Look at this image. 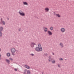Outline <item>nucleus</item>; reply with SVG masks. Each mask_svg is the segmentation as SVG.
<instances>
[{
	"label": "nucleus",
	"instance_id": "obj_1",
	"mask_svg": "<svg viewBox=\"0 0 74 74\" xmlns=\"http://www.w3.org/2000/svg\"><path fill=\"white\" fill-rule=\"evenodd\" d=\"M11 51L12 53V55L14 56V55H15L14 53H15V52H16V49H15V48H12Z\"/></svg>",
	"mask_w": 74,
	"mask_h": 74
},
{
	"label": "nucleus",
	"instance_id": "obj_2",
	"mask_svg": "<svg viewBox=\"0 0 74 74\" xmlns=\"http://www.w3.org/2000/svg\"><path fill=\"white\" fill-rule=\"evenodd\" d=\"M36 51L38 52H39V51H42V47H40H40H37L36 48Z\"/></svg>",
	"mask_w": 74,
	"mask_h": 74
},
{
	"label": "nucleus",
	"instance_id": "obj_3",
	"mask_svg": "<svg viewBox=\"0 0 74 74\" xmlns=\"http://www.w3.org/2000/svg\"><path fill=\"white\" fill-rule=\"evenodd\" d=\"M18 13L19 14H20L21 16H25V14L24 12L21 10L19 11Z\"/></svg>",
	"mask_w": 74,
	"mask_h": 74
},
{
	"label": "nucleus",
	"instance_id": "obj_4",
	"mask_svg": "<svg viewBox=\"0 0 74 74\" xmlns=\"http://www.w3.org/2000/svg\"><path fill=\"white\" fill-rule=\"evenodd\" d=\"M30 46L31 47H34V45H36L35 43H33V42H31V44H30Z\"/></svg>",
	"mask_w": 74,
	"mask_h": 74
},
{
	"label": "nucleus",
	"instance_id": "obj_5",
	"mask_svg": "<svg viewBox=\"0 0 74 74\" xmlns=\"http://www.w3.org/2000/svg\"><path fill=\"white\" fill-rule=\"evenodd\" d=\"M5 61L8 64H10V60L6 59Z\"/></svg>",
	"mask_w": 74,
	"mask_h": 74
},
{
	"label": "nucleus",
	"instance_id": "obj_6",
	"mask_svg": "<svg viewBox=\"0 0 74 74\" xmlns=\"http://www.w3.org/2000/svg\"><path fill=\"white\" fill-rule=\"evenodd\" d=\"M48 33L49 36H51V35H52V33L50 31H48Z\"/></svg>",
	"mask_w": 74,
	"mask_h": 74
},
{
	"label": "nucleus",
	"instance_id": "obj_7",
	"mask_svg": "<svg viewBox=\"0 0 74 74\" xmlns=\"http://www.w3.org/2000/svg\"><path fill=\"white\" fill-rule=\"evenodd\" d=\"M49 59L48 60H49V62H50L51 60H52V59H53L52 58H51V57L50 56H49Z\"/></svg>",
	"mask_w": 74,
	"mask_h": 74
},
{
	"label": "nucleus",
	"instance_id": "obj_8",
	"mask_svg": "<svg viewBox=\"0 0 74 74\" xmlns=\"http://www.w3.org/2000/svg\"><path fill=\"white\" fill-rule=\"evenodd\" d=\"M61 31L62 33H64L65 31V29L64 28H62L61 29Z\"/></svg>",
	"mask_w": 74,
	"mask_h": 74
},
{
	"label": "nucleus",
	"instance_id": "obj_9",
	"mask_svg": "<svg viewBox=\"0 0 74 74\" xmlns=\"http://www.w3.org/2000/svg\"><path fill=\"white\" fill-rule=\"evenodd\" d=\"M25 68H26L27 69H30V66H27V65H25Z\"/></svg>",
	"mask_w": 74,
	"mask_h": 74
},
{
	"label": "nucleus",
	"instance_id": "obj_10",
	"mask_svg": "<svg viewBox=\"0 0 74 74\" xmlns=\"http://www.w3.org/2000/svg\"><path fill=\"white\" fill-rule=\"evenodd\" d=\"M23 3L24 5H28V3L26 2H23Z\"/></svg>",
	"mask_w": 74,
	"mask_h": 74
},
{
	"label": "nucleus",
	"instance_id": "obj_11",
	"mask_svg": "<svg viewBox=\"0 0 74 74\" xmlns=\"http://www.w3.org/2000/svg\"><path fill=\"white\" fill-rule=\"evenodd\" d=\"M3 27H1L0 28V32H3Z\"/></svg>",
	"mask_w": 74,
	"mask_h": 74
},
{
	"label": "nucleus",
	"instance_id": "obj_12",
	"mask_svg": "<svg viewBox=\"0 0 74 74\" xmlns=\"http://www.w3.org/2000/svg\"><path fill=\"white\" fill-rule=\"evenodd\" d=\"M6 55L8 56V57H9V56H11V54L10 53H7V54Z\"/></svg>",
	"mask_w": 74,
	"mask_h": 74
},
{
	"label": "nucleus",
	"instance_id": "obj_13",
	"mask_svg": "<svg viewBox=\"0 0 74 74\" xmlns=\"http://www.w3.org/2000/svg\"><path fill=\"white\" fill-rule=\"evenodd\" d=\"M45 10L46 11L48 12V11H49V8H47L45 9Z\"/></svg>",
	"mask_w": 74,
	"mask_h": 74
},
{
	"label": "nucleus",
	"instance_id": "obj_14",
	"mask_svg": "<svg viewBox=\"0 0 74 74\" xmlns=\"http://www.w3.org/2000/svg\"><path fill=\"white\" fill-rule=\"evenodd\" d=\"M1 22L2 23H2H3V25H5V21H3Z\"/></svg>",
	"mask_w": 74,
	"mask_h": 74
},
{
	"label": "nucleus",
	"instance_id": "obj_15",
	"mask_svg": "<svg viewBox=\"0 0 74 74\" xmlns=\"http://www.w3.org/2000/svg\"><path fill=\"white\" fill-rule=\"evenodd\" d=\"M47 30H48V29L47 28H45L44 30V31L45 32H47Z\"/></svg>",
	"mask_w": 74,
	"mask_h": 74
},
{
	"label": "nucleus",
	"instance_id": "obj_16",
	"mask_svg": "<svg viewBox=\"0 0 74 74\" xmlns=\"http://www.w3.org/2000/svg\"><path fill=\"white\" fill-rule=\"evenodd\" d=\"M27 71V69H25L24 70V72H22V73H23V74H26V71Z\"/></svg>",
	"mask_w": 74,
	"mask_h": 74
},
{
	"label": "nucleus",
	"instance_id": "obj_17",
	"mask_svg": "<svg viewBox=\"0 0 74 74\" xmlns=\"http://www.w3.org/2000/svg\"><path fill=\"white\" fill-rule=\"evenodd\" d=\"M27 74H30V72L29 70L27 71Z\"/></svg>",
	"mask_w": 74,
	"mask_h": 74
},
{
	"label": "nucleus",
	"instance_id": "obj_18",
	"mask_svg": "<svg viewBox=\"0 0 74 74\" xmlns=\"http://www.w3.org/2000/svg\"><path fill=\"white\" fill-rule=\"evenodd\" d=\"M3 35V33L1 32H0V37H2Z\"/></svg>",
	"mask_w": 74,
	"mask_h": 74
},
{
	"label": "nucleus",
	"instance_id": "obj_19",
	"mask_svg": "<svg viewBox=\"0 0 74 74\" xmlns=\"http://www.w3.org/2000/svg\"><path fill=\"white\" fill-rule=\"evenodd\" d=\"M56 16H58V18L60 17V15H59V14H56Z\"/></svg>",
	"mask_w": 74,
	"mask_h": 74
},
{
	"label": "nucleus",
	"instance_id": "obj_20",
	"mask_svg": "<svg viewBox=\"0 0 74 74\" xmlns=\"http://www.w3.org/2000/svg\"><path fill=\"white\" fill-rule=\"evenodd\" d=\"M50 29L51 30H52L53 29V28L52 27H51L50 28Z\"/></svg>",
	"mask_w": 74,
	"mask_h": 74
},
{
	"label": "nucleus",
	"instance_id": "obj_21",
	"mask_svg": "<svg viewBox=\"0 0 74 74\" xmlns=\"http://www.w3.org/2000/svg\"><path fill=\"white\" fill-rule=\"evenodd\" d=\"M38 47H41V44L39 43L38 44Z\"/></svg>",
	"mask_w": 74,
	"mask_h": 74
},
{
	"label": "nucleus",
	"instance_id": "obj_22",
	"mask_svg": "<svg viewBox=\"0 0 74 74\" xmlns=\"http://www.w3.org/2000/svg\"><path fill=\"white\" fill-rule=\"evenodd\" d=\"M60 60H63V59L62 58H59Z\"/></svg>",
	"mask_w": 74,
	"mask_h": 74
},
{
	"label": "nucleus",
	"instance_id": "obj_23",
	"mask_svg": "<svg viewBox=\"0 0 74 74\" xmlns=\"http://www.w3.org/2000/svg\"><path fill=\"white\" fill-rule=\"evenodd\" d=\"M52 63L54 64L55 63V60H53L52 61Z\"/></svg>",
	"mask_w": 74,
	"mask_h": 74
},
{
	"label": "nucleus",
	"instance_id": "obj_24",
	"mask_svg": "<svg viewBox=\"0 0 74 74\" xmlns=\"http://www.w3.org/2000/svg\"><path fill=\"white\" fill-rule=\"evenodd\" d=\"M19 52V51L18 50H16V53H17V54H18V52Z\"/></svg>",
	"mask_w": 74,
	"mask_h": 74
},
{
	"label": "nucleus",
	"instance_id": "obj_25",
	"mask_svg": "<svg viewBox=\"0 0 74 74\" xmlns=\"http://www.w3.org/2000/svg\"><path fill=\"white\" fill-rule=\"evenodd\" d=\"M44 55H45V56H47V55H48V54H47V53H45L44 54Z\"/></svg>",
	"mask_w": 74,
	"mask_h": 74
},
{
	"label": "nucleus",
	"instance_id": "obj_26",
	"mask_svg": "<svg viewBox=\"0 0 74 74\" xmlns=\"http://www.w3.org/2000/svg\"><path fill=\"white\" fill-rule=\"evenodd\" d=\"M9 59H10V60H13V59L11 58H9Z\"/></svg>",
	"mask_w": 74,
	"mask_h": 74
},
{
	"label": "nucleus",
	"instance_id": "obj_27",
	"mask_svg": "<svg viewBox=\"0 0 74 74\" xmlns=\"http://www.w3.org/2000/svg\"><path fill=\"white\" fill-rule=\"evenodd\" d=\"M21 28H20L18 29V32H20V31H21Z\"/></svg>",
	"mask_w": 74,
	"mask_h": 74
},
{
	"label": "nucleus",
	"instance_id": "obj_28",
	"mask_svg": "<svg viewBox=\"0 0 74 74\" xmlns=\"http://www.w3.org/2000/svg\"><path fill=\"white\" fill-rule=\"evenodd\" d=\"M61 46L62 47H63V44H62Z\"/></svg>",
	"mask_w": 74,
	"mask_h": 74
},
{
	"label": "nucleus",
	"instance_id": "obj_29",
	"mask_svg": "<svg viewBox=\"0 0 74 74\" xmlns=\"http://www.w3.org/2000/svg\"><path fill=\"white\" fill-rule=\"evenodd\" d=\"M30 55H31L32 56H34V54H30Z\"/></svg>",
	"mask_w": 74,
	"mask_h": 74
},
{
	"label": "nucleus",
	"instance_id": "obj_30",
	"mask_svg": "<svg viewBox=\"0 0 74 74\" xmlns=\"http://www.w3.org/2000/svg\"><path fill=\"white\" fill-rule=\"evenodd\" d=\"M1 22H2L3 21V18H1Z\"/></svg>",
	"mask_w": 74,
	"mask_h": 74
},
{
	"label": "nucleus",
	"instance_id": "obj_31",
	"mask_svg": "<svg viewBox=\"0 0 74 74\" xmlns=\"http://www.w3.org/2000/svg\"><path fill=\"white\" fill-rule=\"evenodd\" d=\"M58 67H60V65H59L58 64Z\"/></svg>",
	"mask_w": 74,
	"mask_h": 74
},
{
	"label": "nucleus",
	"instance_id": "obj_32",
	"mask_svg": "<svg viewBox=\"0 0 74 74\" xmlns=\"http://www.w3.org/2000/svg\"><path fill=\"white\" fill-rule=\"evenodd\" d=\"M14 70H15V71H17V70H17V69H14Z\"/></svg>",
	"mask_w": 74,
	"mask_h": 74
},
{
	"label": "nucleus",
	"instance_id": "obj_33",
	"mask_svg": "<svg viewBox=\"0 0 74 74\" xmlns=\"http://www.w3.org/2000/svg\"><path fill=\"white\" fill-rule=\"evenodd\" d=\"M0 24H2V23H1V22L0 21Z\"/></svg>",
	"mask_w": 74,
	"mask_h": 74
},
{
	"label": "nucleus",
	"instance_id": "obj_34",
	"mask_svg": "<svg viewBox=\"0 0 74 74\" xmlns=\"http://www.w3.org/2000/svg\"><path fill=\"white\" fill-rule=\"evenodd\" d=\"M53 55H55V53H53Z\"/></svg>",
	"mask_w": 74,
	"mask_h": 74
},
{
	"label": "nucleus",
	"instance_id": "obj_35",
	"mask_svg": "<svg viewBox=\"0 0 74 74\" xmlns=\"http://www.w3.org/2000/svg\"><path fill=\"white\" fill-rule=\"evenodd\" d=\"M1 51V48H0V52Z\"/></svg>",
	"mask_w": 74,
	"mask_h": 74
},
{
	"label": "nucleus",
	"instance_id": "obj_36",
	"mask_svg": "<svg viewBox=\"0 0 74 74\" xmlns=\"http://www.w3.org/2000/svg\"><path fill=\"white\" fill-rule=\"evenodd\" d=\"M62 44V43H60V45H61Z\"/></svg>",
	"mask_w": 74,
	"mask_h": 74
},
{
	"label": "nucleus",
	"instance_id": "obj_37",
	"mask_svg": "<svg viewBox=\"0 0 74 74\" xmlns=\"http://www.w3.org/2000/svg\"><path fill=\"white\" fill-rule=\"evenodd\" d=\"M8 20H9V18H8Z\"/></svg>",
	"mask_w": 74,
	"mask_h": 74
},
{
	"label": "nucleus",
	"instance_id": "obj_38",
	"mask_svg": "<svg viewBox=\"0 0 74 74\" xmlns=\"http://www.w3.org/2000/svg\"><path fill=\"white\" fill-rule=\"evenodd\" d=\"M65 60H67V59H65Z\"/></svg>",
	"mask_w": 74,
	"mask_h": 74
},
{
	"label": "nucleus",
	"instance_id": "obj_39",
	"mask_svg": "<svg viewBox=\"0 0 74 74\" xmlns=\"http://www.w3.org/2000/svg\"><path fill=\"white\" fill-rule=\"evenodd\" d=\"M43 74V73H42V74Z\"/></svg>",
	"mask_w": 74,
	"mask_h": 74
},
{
	"label": "nucleus",
	"instance_id": "obj_40",
	"mask_svg": "<svg viewBox=\"0 0 74 74\" xmlns=\"http://www.w3.org/2000/svg\"><path fill=\"white\" fill-rule=\"evenodd\" d=\"M72 67H73V65H72Z\"/></svg>",
	"mask_w": 74,
	"mask_h": 74
}]
</instances>
